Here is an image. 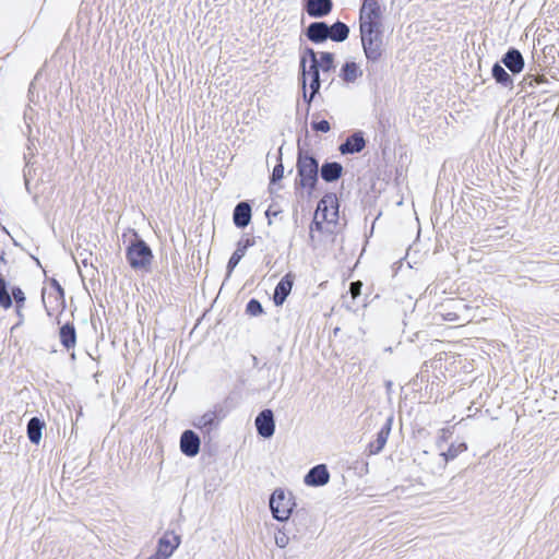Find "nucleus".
Here are the masks:
<instances>
[{
    "mask_svg": "<svg viewBox=\"0 0 559 559\" xmlns=\"http://www.w3.org/2000/svg\"><path fill=\"white\" fill-rule=\"evenodd\" d=\"M312 129L316 130V131H320V132H329L331 127H330V123L329 121L326 120H321V121H314L312 122Z\"/></svg>",
    "mask_w": 559,
    "mask_h": 559,
    "instance_id": "c9c22d12",
    "label": "nucleus"
},
{
    "mask_svg": "<svg viewBox=\"0 0 559 559\" xmlns=\"http://www.w3.org/2000/svg\"><path fill=\"white\" fill-rule=\"evenodd\" d=\"M295 506L293 496L290 492H285L283 489H275L270 498V509L273 518L277 521H287L292 514Z\"/></svg>",
    "mask_w": 559,
    "mask_h": 559,
    "instance_id": "f03ea898",
    "label": "nucleus"
},
{
    "mask_svg": "<svg viewBox=\"0 0 559 559\" xmlns=\"http://www.w3.org/2000/svg\"><path fill=\"white\" fill-rule=\"evenodd\" d=\"M362 75V71L359 69L357 63L355 62H346L342 70L340 76L348 83L355 82L359 76Z\"/></svg>",
    "mask_w": 559,
    "mask_h": 559,
    "instance_id": "a878e982",
    "label": "nucleus"
},
{
    "mask_svg": "<svg viewBox=\"0 0 559 559\" xmlns=\"http://www.w3.org/2000/svg\"><path fill=\"white\" fill-rule=\"evenodd\" d=\"M366 141L361 132H355L347 140L341 144L340 151L342 154H354L359 153L364 150Z\"/></svg>",
    "mask_w": 559,
    "mask_h": 559,
    "instance_id": "f3484780",
    "label": "nucleus"
},
{
    "mask_svg": "<svg viewBox=\"0 0 559 559\" xmlns=\"http://www.w3.org/2000/svg\"><path fill=\"white\" fill-rule=\"evenodd\" d=\"M364 52L369 61L376 62L382 56V36L380 24L360 25Z\"/></svg>",
    "mask_w": 559,
    "mask_h": 559,
    "instance_id": "f257e3e1",
    "label": "nucleus"
},
{
    "mask_svg": "<svg viewBox=\"0 0 559 559\" xmlns=\"http://www.w3.org/2000/svg\"><path fill=\"white\" fill-rule=\"evenodd\" d=\"M330 473L324 464L312 467L305 476V484L308 486L319 487L328 484Z\"/></svg>",
    "mask_w": 559,
    "mask_h": 559,
    "instance_id": "9b49d317",
    "label": "nucleus"
},
{
    "mask_svg": "<svg viewBox=\"0 0 559 559\" xmlns=\"http://www.w3.org/2000/svg\"><path fill=\"white\" fill-rule=\"evenodd\" d=\"M12 297L14 298L16 304L15 312L19 318L17 325H21L24 322L23 308L26 299L25 294L20 287H13Z\"/></svg>",
    "mask_w": 559,
    "mask_h": 559,
    "instance_id": "cd10ccee",
    "label": "nucleus"
},
{
    "mask_svg": "<svg viewBox=\"0 0 559 559\" xmlns=\"http://www.w3.org/2000/svg\"><path fill=\"white\" fill-rule=\"evenodd\" d=\"M45 427V423L37 417L29 419L27 424V437L32 443L38 444L41 440V432Z\"/></svg>",
    "mask_w": 559,
    "mask_h": 559,
    "instance_id": "4be33fe9",
    "label": "nucleus"
},
{
    "mask_svg": "<svg viewBox=\"0 0 559 559\" xmlns=\"http://www.w3.org/2000/svg\"><path fill=\"white\" fill-rule=\"evenodd\" d=\"M306 35L313 43H322L329 38L330 26L324 22H313L307 27Z\"/></svg>",
    "mask_w": 559,
    "mask_h": 559,
    "instance_id": "2eb2a0df",
    "label": "nucleus"
},
{
    "mask_svg": "<svg viewBox=\"0 0 559 559\" xmlns=\"http://www.w3.org/2000/svg\"><path fill=\"white\" fill-rule=\"evenodd\" d=\"M180 536L174 532H166L158 540L157 552L168 559L180 545Z\"/></svg>",
    "mask_w": 559,
    "mask_h": 559,
    "instance_id": "1a4fd4ad",
    "label": "nucleus"
},
{
    "mask_svg": "<svg viewBox=\"0 0 559 559\" xmlns=\"http://www.w3.org/2000/svg\"><path fill=\"white\" fill-rule=\"evenodd\" d=\"M343 171V167L340 163L331 162L325 163L321 167V177L326 182H333L337 180Z\"/></svg>",
    "mask_w": 559,
    "mask_h": 559,
    "instance_id": "412c9836",
    "label": "nucleus"
},
{
    "mask_svg": "<svg viewBox=\"0 0 559 559\" xmlns=\"http://www.w3.org/2000/svg\"><path fill=\"white\" fill-rule=\"evenodd\" d=\"M48 298L53 299L52 301H50V306H46L49 316L51 314V311H63L66 307V300L64 290L61 286H58V292L49 293Z\"/></svg>",
    "mask_w": 559,
    "mask_h": 559,
    "instance_id": "5701e85b",
    "label": "nucleus"
},
{
    "mask_svg": "<svg viewBox=\"0 0 559 559\" xmlns=\"http://www.w3.org/2000/svg\"><path fill=\"white\" fill-rule=\"evenodd\" d=\"M234 224L239 228H245L251 221V206L247 202H240L234 210Z\"/></svg>",
    "mask_w": 559,
    "mask_h": 559,
    "instance_id": "a211bd4d",
    "label": "nucleus"
},
{
    "mask_svg": "<svg viewBox=\"0 0 559 559\" xmlns=\"http://www.w3.org/2000/svg\"><path fill=\"white\" fill-rule=\"evenodd\" d=\"M253 243H254V241L249 238L245 239V240H240L237 243V249L231 254V257L228 261V264H227L228 274H230L231 271L237 266V264L240 262L242 257L246 254L247 249L249 247L253 246Z\"/></svg>",
    "mask_w": 559,
    "mask_h": 559,
    "instance_id": "aec40b11",
    "label": "nucleus"
},
{
    "mask_svg": "<svg viewBox=\"0 0 559 559\" xmlns=\"http://www.w3.org/2000/svg\"><path fill=\"white\" fill-rule=\"evenodd\" d=\"M246 311L251 314V316H259L263 312V308H262V305L260 304V301H258L257 299H251L248 304H247V308H246Z\"/></svg>",
    "mask_w": 559,
    "mask_h": 559,
    "instance_id": "72a5a7b5",
    "label": "nucleus"
},
{
    "mask_svg": "<svg viewBox=\"0 0 559 559\" xmlns=\"http://www.w3.org/2000/svg\"><path fill=\"white\" fill-rule=\"evenodd\" d=\"M293 287L292 274H286L275 287L273 300L276 306H281L286 300Z\"/></svg>",
    "mask_w": 559,
    "mask_h": 559,
    "instance_id": "dca6fc26",
    "label": "nucleus"
},
{
    "mask_svg": "<svg viewBox=\"0 0 559 559\" xmlns=\"http://www.w3.org/2000/svg\"><path fill=\"white\" fill-rule=\"evenodd\" d=\"M445 435V430H442V436ZM442 440H444V437H442Z\"/></svg>",
    "mask_w": 559,
    "mask_h": 559,
    "instance_id": "c03bdc74",
    "label": "nucleus"
},
{
    "mask_svg": "<svg viewBox=\"0 0 559 559\" xmlns=\"http://www.w3.org/2000/svg\"><path fill=\"white\" fill-rule=\"evenodd\" d=\"M147 559H166L164 558L160 554H158L157 551L152 555L151 557H148Z\"/></svg>",
    "mask_w": 559,
    "mask_h": 559,
    "instance_id": "a19ab883",
    "label": "nucleus"
},
{
    "mask_svg": "<svg viewBox=\"0 0 559 559\" xmlns=\"http://www.w3.org/2000/svg\"><path fill=\"white\" fill-rule=\"evenodd\" d=\"M299 185L312 190L318 180L319 165L314 157L299 154L297 162Z\"/></svg>",
    "mask_w": 559,
    "mask_h": 559,
    "instance_id": "20e7f679",
    "label": "nucleus"
},
{
    "mask_svg": "<svg viewBox=\"0 0 559 559\" xmlns=\"http://www.w3.org/2000/svg\"><path fill=\"white\" fill-rule=\"evenodd\" d=\"M362 284L361 282H353L350 284V293H352V296L355 298L357 297L359 294H360V288H361Z\"/></svg>",
    "mask_w": 559,
    "mask_h": 559,
    "instance_id": "58836bf2",
    "label": "nucleus"
},
{
    "mask_svg": "<svg viewBox=\"0 0 559 559\" xmlns=\"http://www.w3.org/2000/svg\"><path fill=\"white\" fill-rule=\"evenodd\" d=\"M333 8L332 0H307L306 11L311 17L326 16Z\"/></svg>",
    "mask_w": 559,
    "mask_h": 559,
    "instance_id": "ddd939ff",
    "label": "nucleus"
},
{
    "mask_svg": "<svg viewBox=\"0 0 559 559\" xmlns=\"http://www.w3.org/2000/svg\"><path fill=\"white\" fill-rule=\"evenodd\" d=\"M201 440L199 436L192 430H186L180 437V450L189 456H195L200 451Z\"/></svg>",
    "mask_w": 559,
    "mask_h": 559,
    "instance_id": "6e6552de",
    "label": "nucleus"
},
{
    "mask_svg": "<svg viewBox=\"0 0 559 559\" xmlns=\"http://www.w3.org/2000/svg\"><path fill=\"white\" fill-rule=\"evenodd\" d=\"M293 523L296 526V533L293 534L292 539L299 542L304 536L306 528V518H300L298 514L293 519Z\"/></svg>",
    "mask_w": 559,
    "mask_h": 559,
    "instance_id": "7c9ffc66",
    "label": "nucleus"
},
{
    "mask_svg": "<svg viewBox=\"0 0 559 559\" xmlns=\"http://www.w3.org/2000/svg\"><path fill=\"white\" fill-rule=\"evenodd\" d=\"M59 340L61 345L67 349H73L76 345V331L72 323L63 324L59 330Z\"/></svg>",
    "mask_w": 559,
    "mask_h": 559,
    "instance_id": "6ab92c4d",
    "label": "nucleus"
},
{
    "mask_svg": "<svg viewBox=\"0 0 559 559\" xmlns=\"http://www.w3.org/2000/svg\"><path fill=\"white\" fill-rule=\"evenodd\" d=\"M326 223H336L338 218V203L335 195H325L322 198L317 206L316 213Z\"/></svg>",
    "mask_w": 559,
    "mask_h": 559,
    "instance_id": "39448f33",
    "label": "nucleus"
},
{
    "mask_svg": "<svg viewBox=\"0 0 559 559\" xmlns=\"http://www.w3.org/2000/svg\"><path fill=\"white\" fill-rule=\"evenodd\" d=\"M218 424L216 411H207L202 416L198 417L193 423L194 427L199 429H206L210 431L213 426Z\"/></svg>",
    "mask_w": 559,
    "mask_h": 559,
    "instance_id": "b1692460",
    "label": "nucleus"
},
{
    "mask_svg": "<svg viewBox=\"0 0 559 559\" xmlns=\"http://www.w3.org/2000/svg\"><path fill=\"white\" fill-rule=\"evenodd\" d=\"M334 61V56L331 52H322L319 61V68L322 69L323 72H328L332 69Z\"/></svg>",
    "mask_w": 559,
    "mask_h": 559,
    "instance_id": "2f4dec72",
    "label": "nucleus"
},
{
    "mask_svg": "<svg viewBox=\"0 0 559 559\" xmlns=\"http://www.w3.org/2000/svg\"><path fill=\"white\" fill-rule=\"evenodd\" d=\"M26 168H27V170L24 171V181H25V187L28 190L29 176H31L29 163L26 164Z\"/></svg>",
    "mask_w": 559,
    "mask_h": 559,
    "instance_id": "ea45409f",
    "label": "nucleus"
},
{
    "mask_svg": "<svg viewBox=\"0 0 559 559\" xmlns=\"http://www.w3.org/2000/svg\"><path fill=\"white\" fill-rule=\"evenodd\" d=\"M491 73L496 82L502 85L503 87H513V80L511 75L499 63L493 64Z\"/></svg>",
    "mask_w": 559,
    "mask_h": 559,
    "instance_id": "393cba45",
    "label": "nucleus"
},
{
    "mask_svg": "<svg viewBox=\"0 0 559 559\" xmlns=\"http://www.w3.org/2000/svg\"><path fill=\"white\" fill-rule=\"evenodd\" d=\"M302 57L306 58V62L308 61V58H309L310 63H309V67L307 68V70L319 69V61H318L317 55L312 48H306L301 58Z\"/></svg>",
    "mask_w": 559,
    "mask_h": 559,
    "instance_id": "473e14b6",
    "label": "nucleus"
},
{
    "mask_svg": "<svg viewBox=\"0 0 559 559\" xmlns=\"http://www.w3.org/2000/svg\"><path fill=\"white\" fill-rule=\"evenodd\" d=\"M292 537H289L285 532L278 531L275 534V544L280 548H285L288 544Z\"/></svg>",
    "mask_w": 559,
    "mask_h": 559,
    "instance_id": "f704fd0d",
    "label": "nucleus"
},
{
    "mask_svg": "<svg viewBox=\"0 0 559 559\" xmlns=\"http://www.w3.org/2000/svg\"><path fill=\"white\" fill-rule=\"evenodd\" d=\"M300 68H301V76H302V87L306 88L307 81L309 80V86H310V94L308 99V105L312 102L316 94L320 90V73L319 69L313 70H307L306 67V58L302 57L300 60Z\"/></svg>",
    "mask_w": 559,
    "mask_h": 559,
    "instance_id": "423d86ee",
    "label": "nucleus"
},
{
    "mask_svg": "<svg viewBox=\"0 0 559 559\" xmlns=\"http://www.w3.org/2000/svg\"><path fill=\"white\" fill-rule=\"evenodd\" d=\"M349 35V28L346 24L343 22H336L332 26H330V35L329 38H331L334 41L342 43L347 39Z\"/></svg>",
    "mask_w": 559,
    "mask_h": 559,
    "instance_id": "bb28decb",
    "label": "nucleus"
},
{
    "mask_svg": "<svg viewBox=\"0 0 559 559\" xmlns=\"http://www.w3.org/2000/svg\"><path fill=\"white\" fill-rule=\"evenodd\" d=\"M51 286L53 288V292H58V286H61L56 280H52Z\"/></svg>",
    "mask_w": 559,
    "mask_h": 559,
    "instance_id": "79ce46f5",
    "label": "nucleus"
},
{
    "mask_svg": "<svg viewBox=\"0 0 559 559\" xmlns=\"http://www.w3.org/2000/svg\"><path fill=\"white\" fill-rule=\"evenodd\" d=\"M380 7L378 0H364L360 9V25L362 24H380Z\"/></svg>",
    "mask_w": 559,
    "mask_h": 559,
    "instance_id": "9d476101",
    "label": "nucleus"
},
{
    "mask_svg": "<svg viewBox=\"0 0 559 559\" xmlns=\"http://www.w3.org/2000/svg\"><path fill=\"white\" fill-rule=\"evenodd\" d=\"M502 63L513 73H520L524 68V58L518 49H509L502 57Z\"/></svg>",
    "mask_w": 559,
    "mask_h": 559,
    "instance_id": "4468645a",
    "label": "nucleus"
},
{
    "mask_svg": "<svg viewBox=\"0 0 559 559\" xmlns=\"http://www.w3.org/2000/svg\"><path fill=\"white\" fill-rule=\"evenodd\" d=\"M258 433L263 438H271L275 431L273 412L271 409L262 411L255 418Z\"/></svg>",
    "mask_w": 559,
    "mask_h": 559,
    "instance_id": "0eeeda50",
    "label": "nucleus"
},
{
    "mask_svg": "<svg viewBox=\"0 0 559 559\" xmlns=\"http://www.w3.org/2000/svg\"><path fill=\"white\" fill-rule=\"evenodd\" d=\"M153 253L145 241L138 239L128 247L127 260L134 270H147L151 265Z\"/></svg>",
    "mask_w": 559,
    "mask_h": 559,
    "instance_id": "7ed1b4c3",
    "label": "nucleus"
},
{
    "mask_svg": "<svg viewBox=\"0 0 559 559\" xmlns=\"http://www.w3.org/2000/svg\"><path fill=\"white\" fill-rule=\"evenodd\" d=\"M304 99L308 103L309 95L306 92V88H304Z\"/></svg>",
    "mask_w": 559,
    "mask_h": 559,
    "instance_id": "37998d69",
    "label": "nucleus"
},
{
    "mask_svg": "<svg viewBox=\"0 0 559 559\" xmlns=\"http://www.w3.org/2000/svg\"><path fill=\"white\" fill-rule=\"evenodd\" d=\"M467 450L465 442L452 443L445 452L441 453L445 462L454 460L459 454Z\"/></svg>",
    "mask_w": 559,
    "mask_h": 559,
    "instance_id": "c85d7f7f",
    "label": "nucleus"
},
{
    "mask_svg": "<svg viewBox=\"0 0 559 559\" xmlns=\"http://www.w3.org/2000/svg\"><path fill=\"white\" fill-rule=\"evenodd\" d=\"M0 306L9 309L12 306V297L8 292L5 280L0 276Z\"/></svg>",
    "mask_w": 559,
    "mask_h": 559,
    "instance_id": "c756f323",
    "label": "nucleus"
},
{
    "mask_svg": "<svg viewBox=\"0 0 559 559\" xmlns=\"http://www.w3.org/2000/svg\"><path fill=\"white\" fill-rule=\"evenodd\" d=\"M322 219L320 216L314 214L313 222L310 226V237L313 238V231L314 230H321L322 229Z\"/></svg>",
    "mask_w": 559,
    "mask_h": 559,
    "instance_id": "4c0bfd02",
    "label": "nucleus"
},
{
    "mask_svg": "<svg viewBox=\"0 0 559 559\" xmlns=\"http://www.w3.org/2000/svg\"><path fill=\"white\" fill-rule=\"evenodd\" d=\"M392 423H393V418L389 417L386 419V423L384 424V426L378 432L377 439L373 442L369 443L368 452L370 455L378 454L382 451V449L384 448V445L388 441V438L390 436Z\"/></svg>",
    "mask_w": 559,
    "mask_h": 559,
    "instance_id": "f8f14e48",
    "label": "nucleus"
},
{
    "mask_svg": "<svg viewBox=\"0 0 559 559\" xmlns=\"http://www.w3.org/2000/svg\"><path fill=\"white\" fill-rule=\"evenodd\" d=\"M283 175H284V167H283V164L280 163L273 169L271 182H276V181L281 180L283 178Z\"/></svg>",
    "mask_w": 559,
    "mask_h": 559,
    "instance_id": "e433bc0d",
    "label": "nucleus"
}]
</instances>
